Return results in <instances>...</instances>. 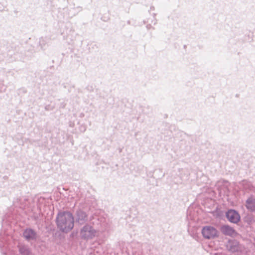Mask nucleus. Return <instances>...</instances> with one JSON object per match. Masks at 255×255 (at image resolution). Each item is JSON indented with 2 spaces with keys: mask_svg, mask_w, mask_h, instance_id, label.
Segmentation results:
<instances>
[{
  "mask_svg": "<svg viewBox=\"0 0 255 255\" xmlns=\"http://www.w3.org/2000/svg\"><path fill=\"white\" fill-rule=\"evenodd\" d=\"M221 232L225 235L230 236H235L237 235L235 230L232 227L224 225L221 228Z\"/></svg>",
  "mask_w": 255,
  "mask_h": 255,
  "instance_id": "obj_5",
  "label": "nucleus"
},
{
  "mask_svg": "<svg viewBox=\"0 0 255 255\" xmlns=\"http://www.w3.org/2000/svg\"><path fill=\"white\" fill-rule=\"evenodd\" d=\"M23 236L26 239L31 240L35 238L36 234L33 230L28 229L24 232Z\"/></svg>",
  "mask_w": 255,
  "mask_h": 255,
  "instance_id": "obj_6",
  "label": "nucleus"
},
{
  "mask_svg": "<svg viewBox=\"0 0 255 255\" xmlns=\"http://www.w3.org/2000/svg\"><path fill=\"white\" fill-rule=\"evenodd\" d=\"M226 217L228 220L234 223H237L240 220L239 214L234 210H230L226 213Z\"/></svg>",
  "mask_w": 255,
  "mask_h": 255,
  "instance_id": "obj_4",
  "label": "nucleus"
},
{
  "mask_svg": "<svg viewBox=\"0 0 255 255\" xmlns=\"http://www.w3.org/2000/svg\"><path fill=\"white\" fill-rule=\"evenodd\" d=\"M57 223L61 230L63 232H68L74 226V219L70 213H60L57 217Z\"/></svg>",
  "mask_w": 255,
  "mask_h": 255,
  "instance_id": "obj_1",
  "label": "nucleus"
},
{
  "mask_svg": "<svg viewBox=\"0 0 255 255\" xmlns=\"http://www.w3.org/2000/svg\"><path fill=\"white\" fill-rule=\"evenodd\" d=\"M246 207L248 209L251 210H255V200L254 199H249L247 201Z\"/></svg>",
  "mask_w": 255,
  "mask_h": 255,
  "instance_id": "obj_7",
  "label": "nucleus"
},
{
  "mask_svg": "<svg viewBox=\"0 0 255 255\" xmlns=\"http://www.w3.org/2000/svg\"><path fill=\"white\" fill-rule=\"evenodd\" d=\"M96 232L89 226H85L80 233L81 237L87 240L93 238L96 236Z\"/></svg>",
  "mask_w": 255,
  "mask_h": 255,
  "instance_id": "obj_3",
  "label": "nucleus"
},
{
  "mask_svg": "<svg viewBox=\"0 0 255 255\" xmlns=\"http://www.w3.org/2000/svg\"><path fill=\"white\" fill-rule=\"evenodd\" d=\"M218 232L216 229L210 226H207L203 228L202 234L204 238L211 239L218 237Z\"/></svg>",
  "mask_w": 255,
  "mask_h": 255,
  "instance_id": "obj_2",
  "label": "nucleus"
}]
</instances>
